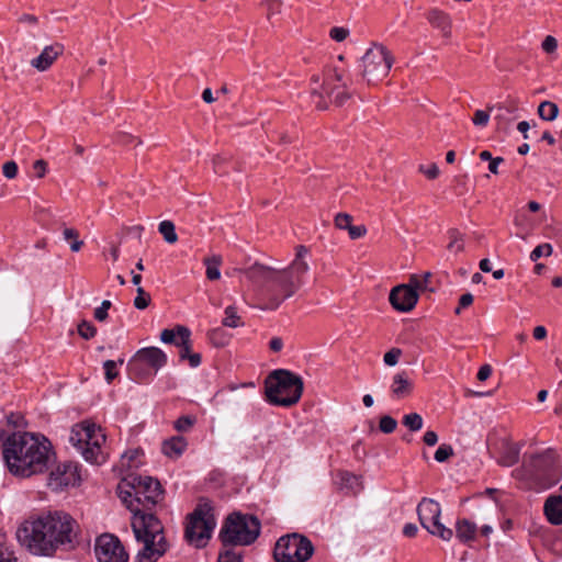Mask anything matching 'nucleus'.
I'll list each match as a JSON object with an SVG mask.
<instances>
[{
    "instance_id": "nucleus-16",
    "label": "nucleus",
    "mask_w": 562,
    "mask_h": 562,
    "mask_svg": "<svg viewBox=\"0 0 562 562\" xmlns=\"http://www.w3.org/2000/svg\"><path fill=\"white\" fill-rule=\"evenodd\" d=\"M178 338L179 341L176 342V346L179 347V358L181 361L188 360L190 367L196 368L201 364V355L198 352H192V340H191V330L183 325H177Z\"/></svg>"
},
{
    "instance_id": "nucleus-60",
    "label": "nucleus",
    "mask_w": 562,
    "mask_h": 562,
    "mask_svg": "<svg viewBox=\"0 0 562 562\" xmlns=\"http://www.w3.org/2000/svg\"><path fill=\"white\" fill-rule=\"evenodd\" d=\"M269 348L273 351V352H279L282 350L283 348V341L280 337H273L270 342H269Z\"/></svg>"
},
{
    "instance_id": "nucleus-51",
    "label": "nucleus",
    "mask_w": 562,
    "mask_h": 562,
    "mask_svg": "<svg viewBox=\"0 0 562 562\" xmlns=\"http://www.w3.org/2000/svg\"><path fill=\"white\" fill-rule=\"evenodd\" d=\"M330 37L336 42L345 41L349 35V30L346 27L335 26L329 32Z\"/></svg>"
},
{
    "instance_id": "nucleus-33",
    "label": "nucleus",
    "mask_w": 562,
    "mask_h": 562,
    "mask_svg": "<svg viewBox=\"0 0 562 562\" xmlns=\"http://www.w3.org/2000/svg\"><path fill=\"white\" fill-rule=\"evenodd\" d=\"M430 278V272H425L422 277L417 274H412L407 285L412 286L418 293V291H424L428 289V282Z\"/></svg>"
},
{
    "instance_id": "nucleus-39",
    "label": "nucleus",
    "mask_w": 562,
    "mask_h": 562,
    "mask_svg": "<svg viewBox=\"0 0 562 562\" xmlns=\"http://www.w3.org/2000/svg\"><path fill=\"white\" fill-rule=\"evenodd\" d=\"M5 535L0 532V562H18L13 552L5 546Z\"/></svg>"
},
{
    "instance_id": "nucleus-38",
    "label": "nucleus",
    "mask_w": 562,
    "mask_h": 562,
    "mask_svg": "<svg viewBox=\"0 0 562 562\" xmlns=\"http://www.w3.org/2000/svg\"><path fill=\"white\" fill-rule=\"evenodd\" d=\"M123 484H125V483L122 482V484H119L117 493H119V497L121 498L122 503L125 504V506L130 510V505H132L133 503H136V498L134 496V490H132L131 487H128V490H124Z\"/></svg>"
},
{
    "instance_id": "nucleus-15",
    "label": "nucleus",
    "mask_w": 562,
    "mask_h": 562,
    "mask_svg": "<svg viewBox=\"0 0 562 562\" xmlns=\"http://www.w3.org/2000/svg\"><path fill=\"white\" fill-rule=\"evenodd\" d=\"M418 293L407 284H398L390 292V303L398 312L412 311L418 302Z\"/></svg>"
},
{
    "instance_id": "nucleus-64",
    "label": "nucleus",
    "mask_w": 562,
    "mask_h": 562,
    "mask_svg": "<svg viewBox=\"0 0 562 562\" xmlns=\"http://www.w3.org/2000/svg\"><path fill=\"white\" fill-rule=\"evenodd\" d=\"M473 303V295L471 293L462 294L459 299L460 307H468Z\"/></svg>"
},
{
    "instance_id": "nucleus-37",
    "label": "nucleus",
    "mask_w": 562,
    "mask_h": 562,
    "mask_svg": "<svg viewBox=\"0 0 562 562\" xmlns=\"http://www.w3.org/2000/svg\"><path fill=\"white\" fill-rule=\"evenodd\" d=\"M78 334L86 340L93 338L97 335L95 326L88 321H82L78 324Z\"/></svg>"
},
{
    "instance_id": "nucleus-28",
    "label": "nucleus",
    "mask_w": 562,
    "mask_h": 562,
    "mask_svg": "<svg viewBox=\"0 0 562 562\" xmlns=\"http://www.w3.org/2000/svg\"><path fill=\"white\" fill-rule=\"evenodd\" d=\"M225 317L222 321L223 326L229 328H237L244 326L241 317L237 313V308L234 305H229L224 311Z\"/></svg>"
},
{
    "instance_id": "nucleus-6",
    "label": "nucleus",
    "mask_w": 562,
    "mask_h": 562,
    "mask_svg": "<svg viewBox=\"0 0 562 562\" xmlns=\"http://www.w3.org/2000/svg\"><path fill=\"white\" fill-rule=\"evenodd\" d=\"M265 386L267 401L284 407L296 404L304 390L302 378L285 369L272 371L267 376Z\"/></svg>"
},
{
    "instance_id": "nucleus-40",
    "label": "nucleus",
    "mask_w": 562,
    "mask_h": 562,
    "mask_svg": "<svg viewBox=\"0 0 562 562\" xmlns=\"http://www.w3.org/2000/svg\"><path fill=\"white\" fill-rule=\"evenodd\" d=\"M137 296L134 299V306L137 310H145L150 303V295L142 286H137Z\"/></svg>"
},
{
    "instance_id": "nucleus-46",
    "label": "nucleus",
    "mask_w": 562,
    "mask_h": 562,
    "mask_svg": "<svg viewBox=\"0 0 562 562\" xmlns=\"http://www.w3.org/2000/svg\"><path fill=\"white\" fill-rule=\"evenodd\" d=\"M261 5H263L267 9L268 19H270L273 14H279L281 12L280 0H262Z\"/></svg>"
},
{
    "instance_id": "nucleus-13",
    "label": "nucleus",
    "mask_w": 562,
    "mask_h": 562,
    "mask_svg": "<svg viewBox=\"0 0 562 562\" xmlns=\"http://www.w3.org/2000/svg\"><path fill=\"white\" fill-rule=\"evenodd\" d=\"M417 515L420 525L432 536L449 541L453 531L440 522L441 508L439 503L431 498L424 497L417 505Z\"/></svg>"
},
{
    "instance_id": "nucleus-63",
    "label": "nucleus",
    "mask_w": 562,
    "mask_h": 562,
    "mask_svg": "<svg viewBox=\"0 0 562 562\" xmlns=\"http://www.w3.org/2000/svg\"><path fill=\"white\" fill-rule=\"evenodd\" d=\"M417 531H418V528H417V526H416V525H414V524H406V525L404 526V529H403V533H404L406 537H409V538L415 537V536H416V533H417Z\"/></svg>"
},
{
    "instance_id": "nucleus-30",
    "label": "nucleus",
    "mask_w": 562,
    "mask_h": 562,
    "mask_svg": "<svg viewBox=\"0 0 562 562\" xmlns=\"http://www.w3.org/2000/svg\"><path fill=\"white\" fill-rule=\"evenodd\" d=\"M207 338L214 347H224L229 342V335L222 327L213 328L207 331Z\"/></svg>"
},
{
    "instance_id": "nucleus-23",
    "label": "nucleus",
    "mask_w": 562,
    "mask_h": 562,
    "mask_svg": "<svg viewBox=\"0 0 562 562\" xmlns=\"http://www.w3.org/2000/svg\"><path fill=\"white\" fill-rule=\"evenodd\" d=\"M188 442L182 436H173L162 442V453L171 459L179 458L187 449Z\"/></svg>"
},
{
    "instance_id": "nucleus-20",
    "label": "nucleus",
    "mask_w": 562,
    "mask_h": 562,
    "mask_svg": "<svg viewBox=\"0 0 562 562\" xmlns=\"http://www.w3.org/2000/svg\"><path fill=\"white\" fill-rule=\"evenodd\" d=\"M63 53V44L55 43L53 45H48L42 50V53L36 58H33L31 60V65L38 71H45Z\"/></svg>"
},
{
    "instance_id": "nucleus-31",
    "label": "nucleus",
    "mask_w": 562,
    "mask_h": 562,
    "mask_svg": "<svg viewBox=\"0 0 562 562\" xmlns=\"http://www.w3.org/2000/svg\"><path fill=\"white\" fill-rule=\"evenodd\" d=\"M158 231L168 244H175L178 240L176 227L171 221L166 220L160 222L158 225Z\"/></svg>"
},
{
    "instance_id": "nucleus-50",
    "label": "nucleus",
    "mask_w": 562,
    "mask_h": 562,
    "mask_svg": "<svg viewBox=\"0 0 562 562\" xmlns=\"http://www.w3.org/2000/svg\"><path fill=\"white\" fill-rule=\"evenodd\" d=\"M3 176L8 179H14L18 175V165L15 161L10 160L2 166Z\"/></svg>"
},
{
    "instance_id": "nucleus-58",
    "label": "nucleus",
    "mask_w": 562,
    "mask_h": 562,
    "mask_svg": "<svg viewBox=\"0 0 562 562\" xmlns=\"http://www.w3.org/2000/svg\"><path fill=\"white\" fill-rule=\"evenodd\" d=\"M492 374V368L490 364H483L477 372V380L479 381H485L487 380Z\"/></svg>"
},
{
    "instance_id": "nucleus-8",
    "label": "nucleus",
    "mask_w": 562,
    "mask_h": 562,
    "mask_svg": "<svg viewBox=\"0 0 562 562\" xmlns=\"http://www.w3.org/2000/svg\"><path fill=\"white\" fill-rule=\"evenodd\" d=\"M69 440L80 450L86 461L93 464L105 462L106 454L101 449L105 442V435L95 424L85 420L75 425L71 428Z\"/></svg>"
},
{
    "instance_id": "nucleus-4",
    "label": "nucleus",
    "mask_w": 562,
    "mask_h": 562,
    "mask_svg": "<svg viewBox=\"0 0 562 562\" xmlns=\"http://www.w3.org/2000/svg\"><path fill=\"white\" fill-rule=\"evenodd\" d=\"M2 454L9 472L21 477L45 472L55 457L45 436L20 431L3 440Z\"/></svg>"
},
{
    "instance_id": "nucleus-18",
    "label": "nucleus",
    "mask_w": 562,
    "mask_h": 562,
    "mask_svg": "<svg viewBox=\"0 0 562 562\" xmlns=\"http://www.w3.org/2000/svg\"><path fill=\"white\" fill-rule=\"evenodd\" d=\"M390 392L393 400L401 401L409 397L414 392V381L407 371H400L392 378Z\"/></svg>"
},
{
    "instance_id": "nucleus-17",
    "label": "nucleus",
    "mask_w": 562,
    "mask_h": 562,
    "mask_svg": "<svg viewBox=\"0 0 562 562\" xmlns=\"http://www.w3.org/2000/svg\"><path fill=\"white\" fill-rule=\"evenodd\" d=\"M499 445L497 463L502 467L515 465L519 461L524 442H514L509 437H504L501 439Z\"/></svg>"
},
{
    "instance_id": "nucleus-45",
    "label": "nucleus",
    "mask_w": 562,
    "mask_h": 562,
    "mask_svg": "<svg viewBox=\"0 0 562 562\" xmlns=\"http://www.w3.org/2000/svg\"><path fill=\"white\" fill-rule=\"evenodd\" d=\"M552 254V246L548 243L537 246L530 254V260L537 261L541 256H550Z\"/></svg>"
},
{
    "instance_id": "nucleus-1",
    "label": "nucleus",
    "mask_w": 562,
    "mask_h": 562,
    "mask_svg": "<svg viewBox=\"0 0 562 562\" xmlns=\"http://www.w3.org/2000/svg\"><path fill=\"white\" fill-rule=\"evenodd\" d=\"M123 482L134 490L136 503L130 505L131 526L136 541L143 543L134 562H157L169 548L162 522L150 513L164 499L162 486L151 476L131 475Z\"/></svg>"
},
{
    "instance_id": "nucleus-29",
    "label": "nucleus",
    "mask_w": 562,
    "mask_h": 562,
    "mask_svg": "<svg viewBox=\"0 0 562 562\" xmlns=\"http://www.w3.org/2000/svg\"><path fill=\"white\" fill-rule=\"evenodd\" d=\"M559 114V108L554 102L542 101L538 106V115L544 121H554Z\"/></svg>"
},
{
    "instance_id": "nucleus-12",
    "label": "nucleus",
    "mask_w": 562,
    "mask_h": 562,
    "mask_svg": "<svg viewBox=\"0 0 562 562\" xmlns=\"http://www.w3.org/2000/svg\"><path fill=\"white\" fill-rule=\"evenodd\" d=\"M314 553L312 541L300 533H290L279 538L274 546L276 562H306Z\"/></svg>"
},
{
    "instance_id": "nucleus-55",
    "label": "nucleus",
    "mask_w": 562,
    "mask_h": 562,
    "mask_svg": "<svg viewBox=\"0 0 562 562\" xmlns=\"http://www.w3.org/2000/svg\"><path fill=\"white\" fill-rule=\"evenodd\" d=\"M33 169L36 173V177L42 179L47 172V162L44 159H38L33 162Z\"/></svg>"
},
{
    "instance_id": "nucleus-24",
    "label": "nucleus",
    "mask_w": 562,
    "mask_h": 562,
    "mask_svg": "<svg viewBox=\"0 0 562 562\" xmlns=\"http://www.w3.org/2000/svg\"><path fill=\"white\" fill-rule=\"evenodd\" d=\"M428 22L442 32L445 37L451 35V21L447 13L438 9H432L427 13Z\"/></svg>"
},
{
    "instance_id": "nucleus-27",
    "label": "nucleus",
    "mask_w": 562,
    "mask_h": 562,
    "mask_svg": "<svg viewBox=\"0 0 562 562\" xmlns=\"http://www.w3.org/2000/svg\"><path fill=\"white\" fill-rule=\"evenodd\" d=\"M203 263L206 267L205 274L210 281H215L221 278L220 266L222 265V257L220 255L204 258Z\"/></svg>"
},
{
    "instance_id": "nucleus-43",
    "label": "nucleus",
    "mask_w": 562,
    "mask_h": 562,
    "mask_svg": "<svg viewBox=\"0 0 562 562\" xmlns=\"http://www.w3.org/2000/svg\"><path fill=\"white\" fill-rule=\"evenodd\" d=\"M453 456V448L450 445L442 443L435 452V460L437 462H445Z\"/></svg>"
},
{
    "instance_id": "nucleus-56",
    "label": "nucleus",
    "mask_w": 562,
    "mask_h": 562,
    "mask_svg": "<svg viewBox=\"0 0 562 562\" xmlns=\"http://www.w3.org/2000/svg\"><path fill=\"white\" fill-rule=\"evenodd\" d=\"M419 171L423 172L428 179H436L439 176V168L436 164H431L427 168L420 166Z\"/></svg>"
},
{
    "instance_id": "nucleus-14",
    "label": "nucleus",
    "mask_w": 562,
    "mask_h": 562,
    "mask_svg": "<svg viewBox=\"0 0 562 562\" xmlns=\"http://www.w3.org/2000/svg\"><path fill=\"white\" fill-rule=\"evenodd\" d=\"M94 553L99 562H127L128 554L117 537L103 533L94 544Z\"/></svg>"
},
{
    "instance_id": "nucleus-26",
    "label": "nucleus",
    "mask_w": 562,
    "mask_h": 562,
    "mask_svg": "<svg viewBox=\"0 0 562 562\" xmlns=\"http://www.w3.org/2000/svg\"><path fill=\"white\" fill-rule=\"evenodd\" d=\"M457 538L461 542H469L475 539L476 525L469 519H459L456 524Z\"/></svg>"
},
{
    "instance_id": "nucleus-48",
    "label": "nucleus",
    "mask_w": 562,
    "mask_h": 562,
    "mask_svg": "<svg viewBox=\"0 0 562 562\" xmlns=\"http://www.w3.org/2000/svg\"><path fill=\"white\" fill-rule=\"evenodd\" d=\"M177 337H178V331H177V325L169 329H164L161 333H160V340L164 342V344H173L176 345V342L179 341V339L177 340Z\"/></svg>"
},
{
    "instance_id": "nucleus-44",
    "label": "nucleus",
    "mask_w": 562,
    "mask_h": 562,
    "mask_svg": "<svg viewBox=\"0 0 562 562\" xmlns=\"http://www.w3.org/2000/svg\"><path fill=\"white\" fill-rule=\"evenodd\" d=\"M334 223H335V226L336 228L338 229H348V227H350L352 224V216L348 213H338L336 214L335 218H334Z\"/></svg>"
},
{
    "instance_id": "nucleus-3",
    "label": "nucleus",
    "mask_w": 562,
    "mask_h": 562,
    "mask_svg": "<svg viewBox=\"0 0 562 562\" xmlns=\"http://www.w3.org/2000/svg\"><path fill=\"white\" fill-rule=\"evenodd\" d=\"M78 525L67 513L48 512L25 520L16 530L20 544L35 555H53L58 549H72L77 543Z\"/></svg>"
},
{
    "instance_id": "nucleus-19",
    "label": "nucleus",
    "mask_w": 562,
    "mask_h": 562,
    "mask_svg": "<svg viewBox=\"0 0 562 562\" xmlns=\"http://www.w3.org/2000/svg\"><path fill=\"white\" fill-rule=\"evenodd\" d=\"M75 469L70 463L58 465L55 470L50 471L48 476V486L58 491L74 484Z\"/></svg>"
},
{
    "instance_id": "nucleus-10",
    "label": "nucleus",
    "mask_w": 562,
    "mask_h": 562,
    "mask_svg": "<svg viewBox=\"0 0 562 562\" xmlns=\"http://www.w3.org/2000/svg\"><path fill=\"white\" fill-rule=\"evenodd\" d=\"M167 363V355L158 347L139 349L128 361L127 370L136 382L149 381Z\"/></svg>"
},
{
    "instance_id": "nucleus-42",
    "label": "nucleus",
    "mask_w": 562,
    "mask_h": 562,
    "mask_svg": "<svg viewBox=\"0 0 562 562\" xmlns=\"http://www.w3.org/2000/svg\"><path fill=\"white\" fill-rule=\"evenodd\" d=\"M217 562H243L241 554L227 547L224 551L220 552Z\"/></svg>"
},
{
    "instance_id": "nucleus-25",
    "label": "nucleus",
    "mask_w": 562,
    "mask_h": 562,
    "mask_svg": "<svg viewBox=\"0 0 562 562\" xmlns=\"http://www.w3.org/2000/svg\"><path fill=\"white\" fill-rule=\"evenodd\" d=\"M336 484L339 490H346L347 493L357 494L362 490V483L359 477L348 471L337 473Z\"/></svg>"
},
{
    "instance_id": "nucleus-2",
    "label": "nucleus",
    "mask_w": 562,
    "mask_h": 562,
    "mask_svg": "<svg viewBox=\"0 0 562 562\" xmlns=\"http://www.w3.org/2000/svg\"><path fill=\"white\" fill-rule=\"evenodd\" d=\"M295 250V258L288 267L277 268L255 261L249 267L239 270L266 299L267 310H277L285 300L292 297L304 283L303 278L310 270L305 260L310 250L304 245H299Z\"/></svg>"
},
{
    "instance_id": "nucleus-9",
    "label": "nucleus",
    "mask_w": 562,
    "mask_h": 562,
    "mask_svg": "<svg viewBox=\"0 0 562 562\" xmlns=\"http://www.w3.org/2000/svg\"><path fill=\"white\" fill-rule=\"evenodd\" d=\"M216 526L211 502L201 498L194 510L188 515L184 529L186 540L195 548H204Z\"/></svg>"
},
{
    "instance_id": "nucleus-62",
    "label": "nucleus",
    "mask_w": 562,
    "mask_h": 562,
    "mask_svg": "<svg viewBox=\"0 0 562 562\" xmlns=\"http://www.w3.org/2000/svg\"><path fill=\"white\" fill-rule=\"evenodd\" d=\"M504 161V159L502 157H496V158H493L491 159L490 164H488V170L493 173V175H497L498 173V166L499 164H502Z\"/></svg>"
},
{
    "instance_id": "nucleus-22",
    "label": "nucleus",
    "mask_w": 562,
    "mask_h": 562,
    "mask_svg": "<svg viewBox=\"0 0 562 562\" xmlns=\"http://www.w3.org/2000/svg\"><path fill=\"white\" fill-rule=\"evenodd\" d=\"M544 515L550 524L559 526L562 525V496H549L543 506Z\"/></svg>"
},
{
    "instance_id": "nucleus-53",
    "label": "nucleus",
    "mask_w": 562,
    "mask_h": 562,
    "mask_svg": "<svg viewBox=\"0 0 562 562\" xmlns=\"http://www.w3.org/2000/svg\"><path fill=\"white\" fill-rule=\"evenodd\" d=\"M490 114L486 111L483 110H476L474 112V116L472 119V122L476 126H485L488 123Z\"/></svg>"
},
{
    "instance_id": "nucleus-52",
    "label": "nucleus",
    "mask_w": 562,
    "mask_h": 562,
    "mask_svg": "<svg viewBox=\"0 0 562 562\" xmlns=\"http://www.w3.org/2000/svg\"><path fill=\"white\" fill-rule=\"evenodd\" d=\"M541 47L542 49L548 53V54H552L557 50L558 48V41L554 36L552 35H548L544 37L542 44H541Z\"/></svg>"
},
{
    "instance_id": "nucleus-61",
    "label": "nucleus",
    "mask_w": 562,
    "mask_h": 562,
    "mask_svg": "<svg viewBox=\"0 0 562 562\" xmlns=\"http://www.w3.org/2000/svg\"><path fill=\"white\" fill-rule=\"evenodd\" d=\"M134 139H136V138L133 135H128L123 132H121L116 135V143L122 144V145H127L131 142H133Z\"/></svg>"
},
{
    "instance_id": "nucleus-7",
    "label": "nucleus",
    "mask_w": 562,
    "mask_h": 562,
    "mask_svg": "<svg viewBox=\"0 0 562 562\" xmlns=\"http://www.w3.org/2000/svg\"><path fill=\"white\" fill-rule=\"evenodd\" d=\"M260 533V521L256 516L233 513L226 518L220 539L224 548L249 546Z\"/></svg>"
},
{
    "instance_id": "nucleus-11",
    "label": "nucleus",
    "mask_w": 562,
    "mask_h": 562,
    "mask_svg": "<svg viewBox=\"0 0 562 562\" xmlns=\"http://www.w3.org/2000/svg\"><path fill=\"white\" fill-rule=\"evenodd\" d=\"M394 58L383 44L373 43L361 57V77L369 83L386 77L392 68Z\"/></svg>"
},
{
    "instance_id": "nucleus-54",
    "label": "nucleus",
    "mask_w": 562,
    "mask_h": 562,
    "mask_svg": "<svg viewBox=\"0 0 562 562\" xmlns=\"http://www.w3.org/2000/svg\"><path fill=\"white\" fill-rule=\"evenodd\" d=\"M347 231L350 239L352 240L359 239L367 234V227L364 225H351Z\"/></svg>"
},
{
    "instance_id": "nucleus-49",
    "label": "nucleus",
    "mask_w": 562,
    "mask_h": 562,
    "mask_svg": "<svg viewBox=\"0 0 562 562\" xmlns=\"http://www.w3.org/2000/svg\"><path fill=\"white\" fill-rule=\"evenodd\" d=\"M104 372H105V379L109 383H111L116 376V362L114 360H106L103 363Z\"/></svg>"
},
{
    "instance_id": "nucleus-47",
    "label": "nucleus",
    "mask_w": 562,
    "mask_h": 562,
    "mask_svg": "<svg viewBox=\"0 0 562 562\" xmlns=\"http://www.w3.org/2000/svg\"><path fill=\"white\" fill-rule=\"evenodd\" d=\"M401 356L402 350L400 348H392L384 355L383 361L386 366L394 367L397 364Z\"/></svg>"
},
{
    "instance_id": "nucleus-35",
    "label": "nucleus",
    "mask_w": 562,
    "mask_h": 562,
    "mask_svg": "<svg viewBox=\"0 0 562 562\" xmlns=\"http://www.w3.org/2000/svg\"><path fill=\"white\" fill-rule=\"evenodd\" d=\"M64 238L66 240H70V249L74 252H77L81 249L83 245V240L79 239V233L75 228H65L63 232Z\"/></svg>"
},
{
    "instance_id": "nucleus-36",
    "label": "nucleus",
    "mask_w": 562,
    "mask_h": 562,
    "mask_svg": "<svg viewBox=\"0 0 562 562\" xmlns=\"http://www.w3.org/2000/svg\"><path fill=\"white\" fill-rule=\"evenodd\" d=\"M195 422H196V418L194 416L184 415V416L179 417L175 422L173 427L179 432H187L193 427Z\"/></svg>"
},
{
    "instance_id": "nucleus-34",
    "label": "nucleus",
    "mask_w": 562,
    "mask_h": 562,
    "mask_svg": "<svg viewBox=\"0 0 562 562\" xmlns=\"http://www.w3.org/2000/svg\"><path fill=\"white\" fill-rule=\"evenodd\" d=\"M402 423L411 431H418L423 428V417L418 413H409L404 415Z\"/></svg>"
},
{
    "instance_id": "nucleus-41",
    "label": "nucleus",
    "mask_w": 562,
    "mask_h": 562,
    "mask_svg": "<svg viewBox=\"0 0 562 562\" xmlns=\"http://www.w3.org/2000/svg\"><path fill=\"white\" fill-rule=\"evenodd\" d=\"M397 427V422L390 415H384L380 418L379 428L384 434H392Z\"/></svg>"
},
{
    "instance_id": "nucleus-32",
    "label": "nucleus",
    "mask_w": 562,
    "mask_h": 562,
    "mask_svg": "<svg viewBox=\"0 0 562 562\" xmlns=\"http://www.w3.org/2000/svg\"><path fill=\"white\" fill-rule=\"evenodd\" d=\"M450 243L447 248L454 252H461L464 250V239L463 235L456 228H451L448 232Z\"/></svg>"
},
{
    "instance_id": "nucleus-5",
    "label": "nucleus",
    "mask_w": 562,
    "mask_h": 562,
    "mask_svg": "<svg viewBox=\"0 0 562 562\" xmlns=\"http://www.w3.org/2000/svg\"><path fill=\"white\" fill-rule=\"evenodd\" d=\"M512 476L527 490H549L562 477L559 456L551 448L525 452L521 464L512 471Z\"/></svg>"
},
{
    "instance_id": "nucleus-57",
    "label": "nucleus",
    "mask_w": 562,
    "mask_h": 562,
    "mask_svg": "<svg viewBox=\"0 0 562 562\" xmlns=\"http://www.w3.org/2000/svg\"><path fill=\"white\" fill-rule=\"evenodd\" d=\"M423 441L427 446H435L438 442V435L434 430H427L424 434Z\"/></svg>"
},
{
    "instance_id": "nucleus-59",
    "label": "nucleus",
    "mask_w": 562,
    "mask_h": 562,
    "mask_svg": "<svg viewBox=\"0 0 562 562\" xmlns=\"http://www.w3.org/2000/svg\"><path fill=\"white\" fill-rule=\"evenodd\" d=\"M350 93L347 91L338 92L334 98V103L341 106L347 100L350 99Z\"/></svg>"
},
{
    "instance_id": "nucleus-21",
    "label": "nucleus",
    "mask_w": 562,
    "mask_h": 562,
    "mask_svg": "<svg viewBox=\"0 0 562 562\" xmlns=\"http://www.w3.org/2000/svg\"><path fill=\"white\" fill-rule=\"evenodd\" d=\"M311 99L312 102L315 104L316 109L323 111L328 108V103L325 99V94H330L333 92V89L329 90L327 81L321 79L319 75H313L311 78Z\"/></svg>"
}]
</instances>
